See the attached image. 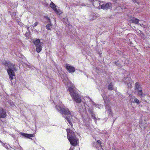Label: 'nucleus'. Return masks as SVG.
Here are the masks:
<instances>
[{"label": "nucleus", "instance_id": "f03ea898", "mask_svg": "<svg viewBox=\"0 0 150 150\" xmlns=\"http://www.w3.org/2000/svg\"><path fill=\"white\" fill-rule=\"evenodd\" d=\"M68 90L70 95L75 102L77 103H80L81 101V99L75 86H68Z\"/></svg>", "mask_w": 150, "mask_h": 150}, {"label": "nucleus", "instance_id": "39448f33", "mask_svg": "<svg viewBox=\"0 0 150 150\" xmlns=\"http://www.w3.org/2000/svg\"><path fill=\"white\" fill-rule=\"evenodd\" d=\"M33 43L35 46L37 52L39 53L42 50L43 43L40 41L39 39H37L33 41Z\"/></svg>", "mask_w": 150, "mask_h": 150}, {"label": "nucleus", "instance_id": "a211bd4d", "mask_svg": "<svg viewBox=\"0 0 150 150\" xmlns=\"http://www.w3.org/2000/svg\"><path fill=\"white\" fill-rule=\"evenodd\" d=\"M44 18L47 21V23L51 22L50 18L47 16H44Z\"/></svg>", "mask_w": 150, "mask_h": 150}, {"label": "nucleus", "instance_id": "f8f14e48", "mask_svg": "<svg viewBox=\"0 0 150 150\" xmlns=\"http://www.w3.org/2000/svg\"><path fill=\"white\" fill-rule=\"evenodd\" d=\"M21 134L23 136L27 138H30V137H32L34 136V134H28L24 133L21 132Z\"/></svg>", "mask_w": 150, "mask_h": 150}, {"label": "nucleus", "instance_id": "9d476101", "mask_svg": "<svg viewBox=\"0 0 150 150\" xmlns=\"http://www.w3.org/2000/svg\"><path fill=\"white\" fill-rule=\"evenodd\" d=\"M6 116V114L4 109L3 108L0 109V118H5Z\"/></svg>", "mask_w": 150, "mask_h": 150}, {"label": "nucleus", "instance_id": "f257e3e1", "mask_svg": "<svg viewBox=\"0 0 150 150\" xmlns=\"http://www.w3.org/2000/svg\"><path fill=\"white\" fill-rule=\"evenodd\" d=\"M56 109L59 111L61 113L67 120L71 127H73L72 122L74 121L73 117L74 114L72 112H71L69 109L65 107H61L56 105L55 106Z\"/></svg>", "mask_w": 150, "mask_h": 150}, {"label": "nucleus", "instance_id": "20e7f679", "mask_svg": "<svg viewBox=\"0 0 150 150\" xmlns=\"http://www.w3.org/2000/svg\"><path fill=\"white\" fill-rule=\"evenodd\" d=\"M67 137L71 144L73 146H76L78 142V139L76 136L74 132L70 129H67Z\"/></svg>", "mask_w": 150, "mask_h": 150}, {"label": "nucleus", "instance_id": "393cba45", "mask_svg": "<svg viewBox=\"0 0 150 150\" xmlns=\"http://www.w3.org/2000/svg\"><path fill=\"white\" fill-rule=\"evenodd\" d=\"M92 103L93 104V105H96V104L95 103H94L93 101H92Z\"/></svg>", "mask_w": 150, "mask_h": 150}, {"label": "nucleus", "instance_id": "ddd939ff", "mask_svg": "<svg viewBox=\"0 0 150 150\" xmlns=\"http://www.w3.org/2000/svg\"><path fill=\"white\" fill-rule=\"evenodd\" d=\"M48 23L46 26V28L48 30H52V28L53 25L52 24L51 22L47 23Z\"/></svg>", "mask_w": 150, "mask_h": 150}, {"label": "nucleus", "instance_id": "4be33fe9", "mask_svg": "<svg viewBox=\"0 0 150 150\" xmlns=\"http://www.w3.org/2000/svg\"><path fill=\"white\" fill-rule=\"evenodd\" d=\"M97 142L98 144V145H99V146H100L101 147L102 146L101 145V142L100 141L98 140L97 141Z\"/></svg>", "mask_w": 150, "mask_h": 150}, {"label": "nucleus", "instance_id": "aec40b11", "mask_svg": "<svg viewBox=\"0 0 150 150\" xmlns=\"http://www.w3.org/2000/svg\"><path fill=\"white\" fill-rule=\"evenodd\" d=\"M92 116V118L94 120L96 121V120H97V119L95 117V115L94 114V113H93V114H92L91 115Z\"/></svg>", "mask_w": 150, "mask_h": 150}, {"label": "nucleus", "instance_id": "4468645a", "mask_svg": "<svg viewBox=\"0 0 150 150\" xmlns=\"http://www.w3.org/2000/svg\"><path fill=\"white\" fill-rule=\"evenodd\" d=\"M93 5L94 7L97 8L98 7L100 6V3L98 1L96 0L93 2Z\"/></svg>", "mask_w": 150, "mask_h": 150}, {"label": "nucleus", "instance_id": "7ed1b4c3", "mask_svg": "<svg viewBox=\"0 0 150 150\" xmlns=\"http://www.w3.org/2000/svg\"><path fill=\"white\" fill-rule=\"evenodd\" d=\"M4 64L5 65L6 68H8L7 69L8 73L10 79L11 80H13L15 76V71H16V68L15 65L12 64L9 62L5 61L3 62Z\"/></svg>", "mask_w": 150, "mask_h": 150}, {"label": "nucleus", "instance_id": "2eb2a0df", "mask_svg": "<svg viewBox=\"0 0 150 150\" xmlns=\"http://www.w3.org/2000/svg\"><path fill=\"white\" fill-rule=\"evenodd\" d=\"M131 99H133L134 102L136 103L139 104L140 103L139 101L134 96H132L131 97Z\"/></svg>", "mask_w": 150, "mask_h": 150}, {"label": "nucleus", "instance_id": "9b49d317", "mask_svg": "<svg viewBox=\"0 0 150 150\" xmlns=\"http://www.w3.org/2000/svg\"><path fill=\"white\" fill-rule=\"evenodd\" d=\"M50 6L54 10L55 12L58 14H61V13L58 12L57 9V8L56 5L52 2H51L50 4Z\"/></svg>", "mask_w": 150, "mask_h": 150}, {"label": "nucleus", "instance_id": "0eeeda50", "mask_svg": "<svg viewBox=\"0 0 150 150\" xmlns=\"http://www.w3.org/2000/svg\"><path fill=\"white\" fill-rule=\"evenodd\" d=\"M123 81L125 84H127L128 87H129L131 85V78L127 76L123 78L122 79Z\"/></svg>", "mask_w": 150, "mask_h": 150}, {"label": "nucleus", "instance_id": "a878e982", "mask_svg": "<svg viewBox=\"0 0 150 150\" xmlns=\"http://www.w3.org/2000/svg\"><path fill=\"white\" fill-rule=\"evenodd\" d=\"M115 64L116 65H119V63H118V62H115Z\"/></svg>", "mask_w": 150, "mask_h": 150}, {"label": "nucleus", "instance_id": "423d86ee", "mask_svg": "<svg viewBox=\"0 0 150 150\" xmlns=\"http://www.w3.org/2000/svg\"><path fill=\"white\" fill-rule=\"evenodd\" d=\"M135 89L138 92V94L139 96H140V98L142 99L144 97L145 94H143L142 88L139 85V82H137L135 84Z\"/></svg>", "mask_w": 150, "mask_h": 150}, {"label": "nucleus", "instance_id": "cd10ccee", "mask_svg": "<svg viewBox=\"0 0 150 150\" xmlns=\"http://www.w3.org/2000/svg\"><path fill=\"white\" fill-rule=\"evenodd\" d=\"M73 149L72 148V147H71L70 149H69V150H73Z\"/></svg>", "mask_w": 150, "mask_h": 150}, {"label": "nucleus", "instance_id": "c85d7f7f", "mask_svg": "<svg viewBox=\"0 0 150 150\" xmlns=\"http://www.w3.org/2000/svg\"><path fill=\"white\" fill-rule=\"evenodd\" d=\"M58 12L61 13V12L60 11H59L57 10Z\"/></svg>", "mask_w": 150, "mask_h": 150}, {"label": "nucleus", "instance_id": "6ab92c4d", "mask_svg": "<svg viewBox=\"0 0 150 150\" xmlns=\"http://www.w3.org/2000/svg\"><path fill=\"white\" fill-rule=\"evenodd\" d=\"M88 112L91 115L94 113L93 111V110L91 108H88Z\"/></svg>", "mask_w": 150, "mask_h": 150}, {"label": "nucleus", "instance_id": "b1692460", "mask_svg": "<svg viewBox=\"0 0 150 150\" xmlns=\"http://www.w3.org/2000/svg\"><path fill=\"white\" fill-rule=\"evenodd\" d=\"M11 15L12 16H16V12H13V13H12Z\"/></svg>", "mask_w": 150, "mask_h": 150}, {"label": "nucleus", "instance_id": "5701e85b", "mask_svg": "<svg viewBox=\"0 0 150 150\" xmlns=\"http://www.w3.org/2000/svg\"><path fill=\"white\" fill-rule=\"evenodd\" d=\"M38 24V22H36L33 25V27H35L37 26Z\"/></svg>", "mask_w": 150, "mask_h": 150}, {"label": "nucleus", "instance_id": "412c9836", "mask_svg": "<svg viewBox=\"0 0 150 150\" xmlns=\"http://www.w3.org/2000/svg\"><path fill=\"white\" fill-rule=\"evenodd\" d=\"M102 97L105 102V100H106L107 97L105 94H104L102 95Z\"/></svg>", "mask_w": 150, "mask_h": 150}, {"label": "nucleus", "instance_id": "7c9ffc66", "mask_svg": "<svg viewBox=\"0 0 150 150\" xmlns=\"http://www.w3.org/2000/svg\"><path fill=\"white\" fill-rule=\"evenodd\" d=\"M97 105H98L96 104V105H95V106H96V107H97Z\"/></svg>", "mask_w": 150, "mask_h": 150}, {"label": "nucleus", "instance_id": "c756f323", "mask_svg": "<svg viewBox=\"0 0 150 150\" xmlns=\"http://www.w3.org/2000/svg\"><path fill=\"white\" fill-rule=\"evenodd\" d=\"M0 142L1 143H2V144H4L0 140Z\"/></svg>", "mask_w": 150, "mask_h": 150}, {"label": "nucleus", "instance_id": "6e6552de", "mask_svg": "<svg viewBox=\"0 0 150 150\" xmlns=\"http://www.w3.org/2000/svg\"><path fill=\"white\" fill-rule=\"evenodd\" d=\"M112 7V4L110 3H108L106 4H103L101 6V8L104 10L110 9Z\"/></svg>", "mask_w": 150, "mask_h": 150}, {"label": "nucleus", "instance_id": "1a4fd4ad", "mask_svg": "<svg viewBox=\"0 0 150 150\" xmlns=\"http://www.w3.org/2000/svg\"><path fill=\"white\" fill-rule=\"evenodd\" d=\"M66 68L68 71L71 73H73L75 71V68L74 67L70 66L68 64H66Z\"/></svg>", "mask_w": 150, "mask_h": 150}, {"label": "nucleus", "instance_id": "dca6fc26", "mask_svg": "<svg viewBox=\"0 0 150 150\" xmlns=\"http://www.w3.org/2000/svg\"><path fill=\"white\" fill-rule=\"evenodd\" d=\"M139 20L135 18H133L132 19V22L136 24H138L139 23Z\"/></svg>", "mask_w": 150, "mask_h": 150}, {"label": "nucleus", "instance_id": "f3484780", "mask_svg": "<svg viewBox=\"0 0 150 150\" xmlns=\"http://www.w3.org/2000/svg\"><path fill=\"white\" fill-rule=\"evenodd\" d=\"M108 88L110 90H112L113 89V84L112 83H110L108 86Z\"/></svg>", "mask_w": 150, "mask_h": 150}, {"label": "nucleus", "instance_id": "bb28decb", "mask_svg": "<svg viewBox=\"0 0 150 150\" xmlns=\"http://www.w3.org/2000/svg\"><path fill=\"white\" fill-rule=\"evenodd\" d=\"M3 144L4 145V147H5V148H7V145H5V144Z\"/></svg>", "mask_w": 150, "mask_h": 150}]
</instances>
